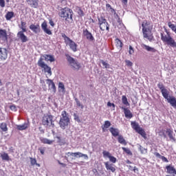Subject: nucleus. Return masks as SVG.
<instances>
[{"mask_svg":"<svg viewBox=\"0 0 176 176\" xmlns=\"http://www.w3.org/2000/svg\"><path fill=\"white\" fill-rule=\"evenodd\" d=\"M143 37L148 39L150 42L153 40V35L152 34V30H153V25H151V21L144 20L142 23Z\"/></svg>","mask_w":176,"mask_h":176,"instance_id":"obj_1","label":"nucleus"},{"mask_svg":"<svg viewBox=\"0 0 176 176\" xmlns=\"http://www.w3.org/2000/svg\"><path fill=\"white\" fill-rule=\"evenodd\" d=\"M157 87L161 91V93H162L164 98H165V100H167L168 102H169V104L171 105V107H173V108H175V109H176V98H175V97H174V96H172L170 98L168 97L170 92L168 91V90L167 89H166V87H164L163 83H161V82L158 83Z\"/></svg>","mask_w":176,"mask_h":176,"instance_id":"obj_2","label":"nucleus"},{"mask_svg":"<svg viewBox=\"0 0 176 176\" xmlns=\"http://www.w3.org/2000/svg\"><path fill=\"white\" fill-rule=\"evenodd\" d=\"M166 34L164 33H161V40L164 43H166L168 46H170V47L176 48V41L171 36V34H170V32L166 30Z\"/></svg>","mask_w":176,"mask_h":176,"instance_id":"obj_3","label":"nucleus"},{"mask_svg":"<svg viewBox=\"0 0 176 176\" xmlns=\"http://www.w3.org/2000/svg\"><path fill=\"white\" fill-rule=\"evenodd\" d=\"M70 123L69 117L68 116V113L66 111H63L61 112V117L59 120V126L63 130L68 126V124Z\"/></svg>","mask_w":176,"mask_h":176,"instance_id":"obj_4","label":"nucleus"},{"mask_svg":"<svg viewBox=\"0 0 176 176\" xmlns=\"http://www.w3.org/2000/svg\"><path fill=\"white\" fill-rule=\"evenodd\" d=\"M65 57L70 65L72 67V69L74 71H79L80 68H82V65H80V63H79L78 60H75V58H72L69 54H66Z\"/></svg>","mask_w":176,"mask_h":176,"instance_id":"obj_5","label":"nucleus"},{"mask_svg":"<svg viewBox=\"0 0 176 176\" xmlns=\"http://www.w3.org/2000/svg\"><path fill=\"white\" fill-rule=\"evenodd\" d=\"M59 16H60V19H63V20H65V21H68V19L72 20V15L74 14V12L72 10L65 8L60 10L58 13Z\"/></svg>","mask_w":176,"mask_h":176,"instance_id":"obj_6","label":"nucleus"},{"mask_svg":"<svg viewBox=\"0 0 176 176\" xmlns=\"http://www.w3.org/2000/svg\"><path fill=\"white\" fill-rule=\"evenodd\" d=\"M61 35H62V38H63L65 41V43H66V45L69 47L71 50H72V52H78V44H76V43H75L74 41L70 39V38L68 37L65 34V33H62Z\"/></svg>","mask_w":176,"mask_h":176,"instance_id":"obj_7","label":"nucleus"},{"mask_svg":"<svg viewBox=\"0 0 176 176\" xmlns=\"http://www.w3.org/2000/svg\"><path fill=\"white\" fill-rule=\"evenodd\" d=\"M37 65L40 67L43 72L49 74L50 76H52V67L45 63L43 58L41 57L38 59Z\"/></svg>","mask_w":176,"mask_h":176,"instance_id":"obj_8","label":"nucleus"},{"mask_svg":"<svg viewBox=\"0 0 176 176\" xmlns=\"http://www.w3.org/2000/svg\"><path fill=\"white\" fill-rule=\"evenodd\" d=\"M131 126L133 130L136 131V133H138L143 138H146V133L144 130V129L141 128L140 126V124L136 122H131Z\"/></svg>","mask_w":176,"mask_h":176,"instance_id":"obj_9","label":"nucleus"},{"mask_svg":"<svg viewBox=\"0 0 176 176\" xmlns=\"http://www.w3.org/2000/svg\"><path fill=\"white\" fill-rule=\"evenodd\" d=\"M98 20L101 31H109V24L104 17L101 16L100 18H98Z\"/></svg>","mask_w":176,"mask_h":176,"instance_id":"obj_10","label":"nucleus"},{"mask_svg":"<svg viewBox=\"0 0 176 176\" xmlns=\"http://www.w3.org/2000/svg\"><path fill=\"white\" fill-rule=\"evenodd\" d=\"M42 124L45 127H51V126H54V124H53V116L44 115L42 119Z\"/></svg>","mask_w":176,"mask_h":176,"instance_id":"obj_11","label":"nucleus"},{"mask_svg":"<svg viewBox=\"0 0 176 176\" xmlns=\"http://www.w3.org/2000/svg\"><path fill=\"white\" fill-rule=\"evenodd\" d=\"M66 155L67 157H71V156H74L76 158L84 157L85 160H87L89 159V155H87V154H83L80 152H76V153L68 152L66 153Z\"/></svg>","mask_w":176,"mask_h":176,"instance_id":"obj_12","label":"nucleus"},{"mask_svg":"<svg viewBox=\"0 0 176 176\" xmlns=\"http://www.w3.org/2000/svg\"><path fill=\"white\" fill-rule=\"evenodd\" d=\"M82 36H85L86 39L90 42H94L95 41L94 36L87 29H84L82 30Z\"/></svg>","mask_w":176,"mask_h":176,"instance_id":"obj_13","label":"nucleus"},{"mask_svg":"<svg viewBox=\"0 0 176 176\" xmlns=\"http://www.w3.org/2000/svg\"><path fill=\"white\" fill-rule=\"evenodd\" d=\"M8 58V50L6 48L0 47V60L5 61Z\"/></svg>","mask_w":176,"mask_h":176,"instance_id":"obj_14","label":"nucleus"},{"mask_svg":"<svg viewBox=\"0 0 176 176\" xmlns=\"http://www.w3.org/2000/svg\"><path fill=\"white\" fill-rule=\"evenodd\" d=\"M41 28H42L43 31L47 35H52L53 33L52 32V30H50V29L47 28V22L46 21H44L41 23Z\"/></svg>","mask_w":176,"mask_h":176,"instance_id":"obj_15","label":"nucleus"},{"mask_svg":"<svg viewBox=\"0 0 176 176\" xmlns=\"http://www.w3.org/2000/svg\"><path fill=\"white\" fill-rule=\"evenodd\" d=\"M24 32H19L17 33V37L19 38V39H20L22 43H25V42H28V37L25 36Z\"/></svg>","mask_w":176,"mask_h":176,"instance_id":"obj_16","label":"nucleus"},{"mask_svg":"<svg viewBox=\"0 0 176 176\" xmlns=\"http://www.w3.org/2000/svg\"><path fill=\"white\" fill-rule=\"evenodd\" d=\"M30 30L32 31L34 34H39L41 32V26L39 24H32L29 26Z\"/></svg>","mask_w":176,"mask_h":176,"instance_id":"obj_17","label":"nucleus"},{"mask_svg":"<svg viewBox=\"0 0 176 176\" xmlns=\"http://www.w3.org/2000/svg\"><path fill=\"white\" fill-rule=\"evenodd\" d=\"M0 40L3 42H8V33L6 30L0 29Z\"/></svg>","mask_w":176,"mask_h":176,"instance_id":"obj_18","label":"nucleus"},{"mask_svg":"<svg viewBox=\"0 0 176 176\" xmlns=\"http://www.w3.org/2000/svg\"><path fill=\"white\" fill-rule=\"evenodd\" d=\"M26 2L31 8H34V9H36L39 6V0H26Z\"/></svg>","mask_w":176,"mask_h":176,"instance_id":"obj_19","label":"nucleus"},{"mask_svg":"<svg viewBox=\"0 0 176 176\" xmlns=\"http://www.w3.org/2000/svg\"><path fill=\"white\" fill-rule=\"evenodd\" d=\"M120 109H123L125 118H126L127 119H131V118H133V113H131L130 109L124 107H121Z\"/></svg>","mask_w":176,"mask_h":176,"instance_id":"obj_20","label":"nucleus"},{"mask_svg":"<svg viewBox=\"0 0 176 176\" xmlns=\"http://www.w3.org/2000/svg\"><path fill=\"white\" fill-rule=\"evenodd\" d=\"M104 166L106 167V169L107 170L111 171V173H115L116 171V168L115 167V165L113 164H109V162H104Z\"/></svg>","mask_w":176,"mask_h":176,"instance_id":"obj_21","label":"nucleus"},{"mask_svg":"<svg viewBox=\"0 0 176 176\" xmlns=\"http://www.w3.org/2000/svg\"><path fill=\"white\" fill-rule=\"evenodd\" d=\"M141 47L144 49V50H146L147 52H151V53H156L157 50L155 49L154 47H149V45H146L145 44H142Z\"/></svg>","mask_w":176,"mask_h":176,"instance_id":"obj_22","label":"nucleus"},{"mask_svg":"<svg viewBox=\"0 0 176 176\" xmlns=\"http://www.w3.org/2000/svg\"><path fill=\"white\" fill-rule=\"evenodd\" d=\"M166 134H168V137H169L171 141H173L174 142H175L176 139L175 138H174V135H173V134H174V131H173V129H166Z\"/></svg>","mask_w":176,"mask_h":176,"instance_id":"obj_23","label":"nucleus"},{"mask_svg":"<svg viewBox=\"0 0 176 176\" xmlns=\"http://www.w3.org/2000/svg\"><path fill=\"white\" fill-rule=\"evenodd\" d=\"M166 169L167 170L168 174H175L176 175V170L174 166L171 165H168L166 166Z\"/></svg>","mask_w":176,"mask_h":176,"instance_id":"obj_24","label":"nucleus"},{"mask_svg":"<svg viewBox=\"0 0 176 176\" xmlns=\"http://www.w3.org/2000/svg\"><path fill=\"white\" fill-rule=\"evenodd\" d=\"M111 122L109 120L104 121V124L102 126V130L103 133L107 131V129H109L111 127Z\"/></svg>","mask_w":176,"mask_h":176,"instance_id":"obj_25","label":"nucleus"},{"mask_svg":"<svg viewBox=\"0 0 176 176\" xmlns=\"http://www.w3.org/2000/svg\"><path fill=\"white\" fill-rule=\"evenodd\" d=\"M110 133L112 134L113 137H118L119 135V129L113 127H110L109 129Z\"/></svg>","mask_w":176,"mask_h":176,"instance_id":"obj_26","label":"nucleus"},{"mask_svg":"<svg viewBox=\"0 0 176 176\" xmlns=\"http://www.w3.org/2000/svg\"><path fill=\"white\" fill-rule=\"evenodd\" d=\"M41 142H42V144H45L47 145H52L53 144V142H54V140H50L47 138H43L40 140Z\"/></svg>","mask_w":176,"mask_h":176,"instance_id":"obj_27","label":"nucleus"},{"mask_svg":"<svg viewBox=\"0 0 176 176\" xmlns=\"http://www.w3.org/2000/svg\"><path fill=\"white\" fill-rule=\"evenodd\" d=\"M46 82H47V85H48L49 87H50L51 85L52 84L53 91L54 93H56V84H54V82H53V80H50L48 78L46 80Z\"/></svg>","mask_w":176,"mask_h":176,"instance_id":"obj_28","label":"nucleus"},{"mask_svg":"<svg viewBox=\"0 0 176 176\" xmlns=\"http://www.w3.org/2000/svg\"><path fill=\"white\" fill-rule=\"evenodd\" d=\"M19 28L21 30V32H27V23L21 21V25H19Z\"/></svg>","mask_w":176,"mask_h":176,"instance_id":"obj_29","label":"nucleus"},{"mask_svg":"<svg viewBox=\"0 0 176 176\" xmlns=\"http://www.w3.org/2000/svg\"><path fill=\"white\" fill-rule=\"evenodd\" d=\"M16 129L21 131H23V130H27V129H28V123L25 122L22 125H18L16 126Z\"/></svg>","mask_w":176,"mask_h":176,"instance_id":"obj_30","label":"nucleus"},{"mask_svg":"<svg viewBox=\"0 0 176 176\" xmlns=\"http://www.w3.org/2000/svg\"><path fill=\"white\" fill-rule=\"evenodd\" d=\"M115 43L117 49H122V47H123V43H122V41H120V39L116 38Z\"/></svg>","mask_w":176,"mask_h":176,"instance_id":"obj_31","label":"nucleus"},{"mask_svg":"<svg viewBox=\"0 0 176 176\" xmlns=\"http://www.w3.org/2000/svg\"><path fill=\"white\" fill-rule=\"evenodd\" d=\"M118 141L122 145H127V142H126V140H124V138L122 135H118Z\"/></svg>","mask_w":176,"mask_h":176,"instance_id":"obj_32","label":"nucleus"},{"mask_svg":"<svg viewBox=\"0 0 176 176\" xmlns=\"http://www.w3.org/2000/svg\"><path fill=\"white\" fill-rule=\"evenodd\" d=\"M0 129L2 131H3L4 133H6V131H8V124H6V122H1L0 124Z\"/></svg>","mask_w":176,"mask_h":176,"instance_id":"obj_33","label":"nucleus"},{"mask_svg":"<svg viewBox=\"0 0 176 176\" xmlns=\"http://www.w3.org/2000/svg\"><path fill=\"white\" fill-rule=\"evenodd\" d=\"M0 157H1L2 160H6V162H9L10 160V157L6 153H3L1 154Z\"/></svg>","mask_w":176,"mask_h":176,"instance_id":"obj_34","label":"nucleus"},{"mask_svg":"<svg viewBox=\"0 0 176 176\" xmlns=\"http://www.w3.org/2000/svg\"><path fill=\"white\" fill-rule=\"evenodd\" d=\"M122 102L124 105H126V107H130V103H129V100H127V97H126V96H122Z\"/></svg>","mask_w":176,"mask_h":176,"instance_id":"obj_35","label":"nucleus"},{"mask_svg":"<svg viewBox=\"0 0 176 176\" xmlns=\"http://www.w3.org/2000/svg\"><path fill=\"white\" fill-rule=\"evenodd\" d=\"M30 164L31 166H35V164L37 166V167H41V164L36 163V159L33 157H30Z\"/></svg>","mask_w":176,"mask_h":176,"instance_id":"obj_36","label":"nucleus"},{"mask_svg":"<svg viewBox=\"0 0 176 176\" xmlns=\"http://www.w3.org/2000/svg\"><path fill=\"white\" fill-rule=\"evenodd\" d=\"M14 12H8L7 14H6V20H10L14 17Z\"/></svg>","mask_w":176,"mask_h":176,"instance_id":"obj_37","label":"nucleus"},{"mask_svg":"<svg viewBox=\"0 0 176 176\" xmlns=\"http://www.w3.org/2000/svg\"><path fill=\"white\" fill-rule=\"evenodd\" d=\"M58 89L60 91H62L63 93H65V86L64 85V83H63L62 82H58Z\"/></svg>","mask_w":176,"mask_h":176,"instance_id":"obj_38","label":"nucleus"},{"mask_svg":"<svg viewBox=\"0 0 176 176\" xmlns=\"http://www.w3.org/2000/svg\"><path fill=\"white\" fill-rule=\"evenodd\" d=\"M122 149L123 152L126 153V155H129V156H132L133 155V153L131 152L130 148H127L126 147H122Z\"/></svg>","mask_w":176,"mask_h":176,"instance_id":"obj_39","label":"nucleus"},{"mask_svg":"<svg viewBox=\"0 0 176 176\" xmlns=\"http://www.w3.org/2000/svg\"><path fill=\"white\" fill-rule=\"evenodd\" d=\"M45 60H48L50 63H53L55 60L54 57L52 55H45Z\"/></svg>","mask_w":176,"mask_h":176,"instance_id":"obj_40","label":"nucleus"},{"mask_svg":"<svg viewBox=\"0 0 176 176\" xmlns=\"http://www.w3.org/2000/svg\"><path fill=\"white\" fill-rule=\"evenodd\" d=\"M75 101H76V104L77 107H78V108H81V109H83V108H84L83 104H82V103H80V101H79V99L76 98Z\"/></svg>","mask_w":176,"mask_h":176,"instance_id":"obj_41","label":"nucleus"},{"mask_svg":"<svg viewBox=\"0 0 176 176\" xmlns=\"http://www.w3.org/2000/svg\"><path fill=\"white\" fill-rule=\"evenodd\" d=\"M56 138H57V144L58 145H64V142H63V139H61V137L60 136H56Z\"/></svg>","mask_w":176,"mask_h":176,"instance_id":"obj_42","label":"nucleus"},{"mask_svg":"<svg viewBox=\"0 0 176 176\" xmlns=\"http://www.w3.org/2000/svg\"><path fill=\"white\" fill-rule=\"evenodd\" d=\"M102 155H103V157H109V158L111 155V153H109V151H103Z\"/></svg>","mask_w":176,"mask_h":176,"instance_id":"obj_43","label":"nucleus"},{"mask_svg":"<svg viewBox=\"0 0 176 176\" xmlns=\"http://www.w3.org/2000/svg\"><path fill=\"white\" fill-rule=\"evenodd\" d=\"M38 151L41 155H45V152H46V147H40L38 148Z\"/></svg>","mask_w":176,"mask_h":176,"instance_id":"obj_44","label":"nucleus"},{"mask_svg":"<svg viewBox=\"0 0 176 176\" xmlns=\"http://www.w3.org/2000/svg\"><path fill=\"white\" fill-rule=\"evenodd\" d=\"M139 149H140L141 153H142V154H145L147 152V149L142 147V146H140Z\"/></svg>","mask_w":176,"mask_h":176,"instance_id":"obj_45","label":"nucleus"},{"mask_svg":"<svg viewBox=\"0 0 176 176\" xmlns=\"http://www.w3.org/2000/svg\"><path fill=\"white\" fill-rule=\"evenodd\" d=\"M109 161H110L111 163L115 164V163H116V162H117L116 157H113V156H112V155H111V156L109 157Z\"/></svg>","mask_w":176,"mask_h":176,"instance_id":"obj_46","label":"nucleus"},{"mask_svg":"<svg viewBox=\"0 0 176 176\" xmlns=\"http://www.w3.org/2000/svg\"><path fill=\"white\" fill-rule=\"evenodd\" d=\"M102 65H103V67H104V68H109L110 65L109 63H107V62L104 61V60H101Z\"/></svg>","mask_w":176,"mask_h":176,"instance_id":"obj_47","label":"nucleus"},{"mask_svg":"<svg viewBox=\"0 0 176 176\" xmlns=\"http://www.w3.org/2000/svg\"><path fill=\"white\" fill-rule=\"evenodd\" d=\"M74 120H76V122H78V123H80V118L78 117V115H76V113L74 114Z\"/></svg>","mask_w":176,"mask_h":176,"instance_id":"obj_48","label":"nucleus"},{"mask_svg":"<svg viewBox=\"0 0 176 176\" xmlns=\"http://www.w3.org/2000/svg\"><path fill=\"white\" fill-rule=\"evenodd\" d=\"M129 54H134V48L131 45H129Z\"/></svg>","mask_w":176,"mask_h":176,"instance_id":"obj_49","label":"nucleus"},{"mask_svg":"<svg viewBox=\"0 0 176 176\" xmlns=\"http://www.w3.org/2000/svg\"><path fill=\"white\" fill-rule=\"evenodd\" d=\"M126 63V65H127V67H133V63L129 60H125Z\"/></svg>","mask_w":176,"mask_h":176,"instance_id":"obj_50","label":"nucleus"},{"mask_svg":"<svg viewBox=\"0 0 176 176\" xmlns=\"http://www.w3.org/2000/svg\"><path fill=\"white\" fill-rule=\"evenodd\" d=\"M160 159H162V162H164L165 163H168V160L166 157L162 155Z\"/></svg>","mask_w":176,"mask_h":176,"instance_id":"obj_51","label":"nucleus"},{"mask_svg":"<svg viewBox=\"0 0 176 176\" xmlns=\"http://www.w3.org/2000/svg\"><path fill=\"white\" fill-rule=\"evenodd\" d=\"M5 0H0V6L1 8H5Z\"/></svg>","mask_w":176,"mask_h":176,"instance_id":"obj_52","label":"nucleus"},{"mask_svg":"<svg viewBox=\"0 0 176 176\" xmlns=\"http://www.w3.org/2000/svg\"><path fill=\"white\" fill-rule=\"evenodd\" d=\"M10 109H11V111H16V109H17L16 107V105H14V104L10 106Z\"/></svg>","mask_w":176,"mask_h":176,"instance_id":"obj_53","label":"nucleus"},{"mask_svg":"<svg viewBox=\"0 0 176 176\" xmlns=\"http://www.w3.org/2000/svg\"><path fill=\"white\" fill-rule=\"evenodd\" d=\"M154 155L156 157H158L159 159H161V157H162V155H160V153H159L157 152L154 153Z\"/></svg>","mask_w":176,"mask_h":176,"instance_id":"obj_54","label":"nucleus"},{"mask_svg":"<svg viewBox=\"0 0 176 176\" xmlns=\"http://www.w3.org/2000/svg\"><path fill=\"white\" fill-rule=\"evenodd\" d=\"M58 164H60V166H62L63 167H67V164H64V163L60 162L59 160H58Z\"/></svg>","mask_w":176,"mask_h":176,"instance_id":"obj_55","label":"nucleus"},{"mask_svg":"<svg viewBox=\"0 0 176 176\" xmlns=\"http://www.w3.org/2000/svg\"><path fill=\"white\" fill-rule=\"evenodd\" d=\"M79 14L80 16H85V13L83 12V10H82L81 9L79 10Z\"/></svg>","mask_w":176,"mask_h":176,"instance_id":"obj_56","label":"nucleus"},{"mask_svg":"<svg viewBox=\"0 0 176 176\" xmlns=\"http://www.w3.org/2000/svg\"><path fill=\"white\" fill-rule=\"evenodd\" d=\"M49 23L52 27H54V22L53 20L50 19Z\"/></svg>","mask_w":176,"mask_h":176,"instance_id":"obj_57","label":"nucleus"},{"mask_svg":"<svg viewBox=\"0 0 176 176\" xmlns=\"http://www.w3.org/2000/svg\"><path fill=\"white\" fill-rule=\"evenodd\" d=\"M107 9H109L110 10H112V7L111 6V4H106Z\"/></svg>","mask_w":176,"mask_h":176,"instance_id":"obj_58","label":"nucleus"},{"mask_svg":"<svg viewBox=\"0 0 176 176\" xmlns=\"http://www.w3.org/2000/svg\"><path fill=\"white\" fill-rule=\"evenodd\" d=\"M122 3H124V5H127V0H122Z\"/></svg>","mask_w":176,"mask_h":176,"instance_id":"obj_59","label":"nucleus"},{"mask_svg":"<svg viewBox=\"0 0 176 176\" xmlns=\"http://www.w3.org/2000/svg\"><path fill=\"white\" fill-rule=\"evenodd\" d=\"M107 107H112V103H111V102H108Z\"/></svg>","mask_w":176,"mask_h":176,"instance_id":"obj_60","label":"nucleus"},{"mask_svg":"<svg viewBox=\"0 0 176 176\" xmlns=\"http://www.w3.org/2000/svg\"><path fill=\"white\" fill-rule=\"evenodd\" d=\"M126 163L127 164H131V162H130V160H126Z\"/></svg>","mask_w":176,"mask_h":176,"instance_id":"obj_61","label":"nucleus"},{"mask_svg":"<svg viewBox=\"0 0 176 176\" xmlns=\"http://www.w3.org/2000/svg\"><path fill=\"white\" fill-rule=\"evenodd\" d=\"M50 89H52L53 90V84L51 85V86L50 87Z\"/></svg>","mask_w":176,"mask_h":176,"instance_id":"obj_62","label":"nucleus"},{"mask_svg":"<svg viewBox=\"0 0 176 176\" xmlns=\"http://www.w3.org/2000/svg\"><path fill=\"white\" fill-rule=\"evenodd\" d=\"M50 89H52L53 90V84L51 85V86L50 87Z\"/></svg>","mask_w":176,"mask_h":176,"instance_id":"obj_63","label":"nucleus"},{"mask_svg":"<svg viewBox=\"0 0 176 176\" xmlns=\"http://www.w3.org/2000/svg\"><path fill=\"white\" fill-rule=\"evenodd\" d=\"M111 107H113V108H115V104L113 103H112Z\"/></svg>","mask_w":176,"mask_h":176,"instance_id":"obj_64","label":"nucleus"}]
</instances>
